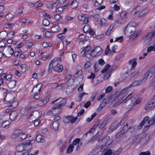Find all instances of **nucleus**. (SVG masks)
<instances>
[{
  "label": "nucleus",
  "instance_id": "nucleus-5",
  "mask_svg": "<svg viewBox=\"0 0 155 155\" xmlns=\"http://www.w3.org/2000/svg\"><path fill=\"white\" fill-rule=\"evenodd\" d=\"M41 114V112L39 110H35L31 112L28 118L29 121L32 122L36 119L40 117Z\"/></svg>",
  "mask_w": 155,
  "mask_h": 155
},
{
  "label": "nucleus",
  "instance_id": "nucleus-41",
  "mask_svg": "<svg viewBox=\"0 0 155 155\" xmlns=\"http://www.w3.org/2000/svg\"><path fill=\"white\" fill-rule=\"evenodd\" d=\"M90 43V41L89 40H86L85 41V43H84V45L83 47L84 48H91V47L89 46Z\"/></svg>",
  "mask_w": 155,
  "mask_h": 155
},
{
  "label": "nucleus",
  "instance_id": "nucleus-15",
  "mask_svg": "<svg viewBox=\"0 0 155 155\" xmlns=\"http://www.w3.org/2000/svg\"><path fill=\"white\" fill-rule=\"evenodd\" d=\"M77 117H74L73 116H69L66 117L64 119V121L65 123L71 122V123H74L77 120Z\"/></svg>",
  "mask_w": 155,
  "mask_h": 155
},
{
  "label": "nucleus",
  "instance_id": "nucleus-60",
  "mask_svg": "<svg viewBox=\"0 0 155 155\" xmlns=\"http://www.w3.org/2000/svg\"><path fill=\"white\" fill-rule=\"evenodd\" d=\"M28 48H30L32 46H35L36 45V43H32V42H30L27 43L25 45Z\"/></svg>",
  "mask_w": 155,
  "mask_h": 155
},
{
  "label": "nucleus",
  "instance_id": "nucleus-62",
  "mask_svg": "<svg viewBox=\"0 0 155 155\" xmlns=\"http://www.w3.org/2000/svg\"><path fill=\"white\" fill-rule=\"evenodd\" d=\"M95 77V74L93 73H91L90 75L88 76L87 77V78L91 79L93 80L94 79Z\"/></svg>",
  "mask_w": 155,
  "mask_h": 155
},
{
  "label": "nucleus",
  "instance_id": "nucleus-40",
  "mask_svg": "<svg viewBox=\"0 0 155 155\" xmlns=\"http://www.w3.org/2000/svg\"><path fill=\"white\" fill-rule=\"evenodd\" d=\"M16 150L18 152H21L24 150L22 143L19 144L17 146Z\"/></svg>",
  "mask_w": 155,
  "mask_h": 155
},
{
  "label": "nucleus",
  "instance_id": "nucleus-52",
  "mask_svg": "<svg viewBox=\"0 0 155 155\" xmlns=\"http://www.w3.org/2000/svg\"><path fill=\"white\" fill-rule=\"evenodd\" d=\"M43 24L44 26H48L50 24V22L48 20L45 19L43 20Z\"/></svg>",
  "mask_w": 155,
  "mask_h": 155
},
{
  "label": "nucleus",
  "instance_id": "nucleus-29",
  "mask_svg": "<svg viewBox=\"0 0 155 155\" xmlns=\"http://www.w3.org/2000/svg\"><path fill=\"white\" fill-rule=\"evenodd\" d=\"M154 106L155 105L152 102V101L150 100L145 105L144 107V109L145 110H147Z\"/></svg>",
  "mask_w": 155,
  "mask_h": 155
},
{
  "label": "nucleus",
  "instance_id": "nucleus-45",
  "mask_svg": "<svg viewBox=\"0 0 155 155\" xmlns=\"http://www.w3.org/2000/svg\"><path fill=\"white\" fill-rule=\"evenodd\" d=\"M86 36L83 35H79V36L78 37V39L81 42H82L84 43V41H86Z\"/></svg>",
  "mask_w": 155,
  "mask_h": 155
},
{
  "label": "nucleus",
  "instance_id": "nucleus-46",
  "mask_svg": "<svg viewBox=\"0 0 155 155\" xmlns=\"http://www.w3.org/2000/svg\"><path fill=\"white\" fill-rule=\"evenodd\" d=\"M114 26L113 25H111L110 26L106 33V35H107L108 36L110 35L111 31L112 30V29L114 28Z\"/></svg>",
  "mask_w": 155,
  "mask_h": 155
},
{
  "label": "nucleus",
  "instance_id": "nucleus-4",
  "mask_svg": "<svg viewBox=\"0 0 155 155\" xmlns=\"http://www.w3.org/2000/svg\"><path fill=\"white\" fill-rule=\"evenodd\" d=\"M14 94V93L13 94L10 93H7L5 96L4 100V102L5 104L11 103V106L13 107H15L16 106L13 105V104L14 103L13 101L15 98Z\"/></svg>",
  "mask_w": 155,
  "mask_h": 155
},
{
  "label": "nucleus",
  "instance_id": "nucleus-56",
  "mask_svg": "<svg viewBox=\"0 0 155 155\" xmlns=\"http://www.w3.org/2000/svg\"><path fill=\"white\" fill-rule=\"evenodd\" d=\"M14 53L13 49H8L6 54L8 56L12 55Z\"/></svg>",
  "mask_w": 155,
  "mask_h": 155
},
{
  "label": "nucleus",
  "instance_id": "nucleus-30",
  "mask_svg": "<svg viewBox=\"0 0 155 155\" xmlns=\"http://www.w3.org/2000/svg\"><path fill=\"white\" fill-rule=\"evenodd\" d=\"M45 137L40 134L37 135L36 137V140L38 142H43L44 141Z\"/></svg>",
  "mask_w": 155,
  "mask_h": 155
},
{
  "label": "nucleus",
  "instance_id": "nucleus-43",
  "mask_svg": "<svg viewBox=\"0 0 155 155\" xmlns=\"http://www.w3.org/2000/svg\"><path fill=\"white\" fill-rule=\"evenodd\" d=\"M110 66L108 64H107L104 67V69L101 71L102 73H104L107 72H110V71H107V70L110 68Z\"/></svg>",
  "mask_w": 155,
  "mask_h": 155
},
{
  "label": "nucleus",
  "instance_id": "nucleus-39",
  "mask_svg": "<svg viewBox=\"0 0 155 155\" xmlns=\"http://www.w3.org/2000/svg\"><path fill=\"white\" fill-rule=\"evenodd\" d=\"M14 17L13 15L11 13H9L5 16V18L8 21H11Z\"/></svg>",
  "mask_w": 155,
  "mask_h": 155
},
{
  "label": "nucleus",
  "instance_id": "nucleus-53",
  "mask_svg": "<svg viewBox=\"0 0 155 155\" xmlns=\"http://www.w3.org/2000/svg\"><path fill=\"white\" fill-rule=\"evenodd\" d=\"M59 2V1H58V0L56 2L52 4H49V5L51 6L50 7H48V8H50L51 9H52L54 8L57 7H58V4L57 3Z\"/></svg>",
  "mask_w": 155,
  "mask_h": 155
},
{
  "label": "nucleus",
  "instance_id": "nucleus-6",
  "mask_svg": "<svg viewBox=\"0 0 155 155\" xmlns=\"http://www.w3.org/2000/svg\"><path fill=\"white\" fill-rule=\"evenodd\" d=\"M98 141L99 142L102 141L103 144L102 146V148L101 149L102 151L105 150L107 145H109L112 142V141H110V138L108 136H106L103 140L99 139Z\"/></svg>",
  "mask_w": 155,
  "mask_h": 155
},
{
  "label": "nucleus",
  "instance_id": "nucleus-59",
  "mask_svg": "<svg viewBox=\"0 0 155 155\" xmlns=\"http://www.w3.org/2000/svg\"><path fill=\"white\" fill-rule=\"evenodd\" d=\"M20 66L23 72H25L26 71L27 66L26 64H22L20 65Z\"/></svg>",
  "mask_w": 155,
  "mask_h": 155
},
{
  "label": "nucleus",
  "instance_id": "nucleus-64",
  "mask_svg": "<svg viewBox=\"0 0 155 155\" xmlns=\"http://www.w3.org/2000/svg\"><path fill=\"white\" fill-rule=\"evenodd\" d=\"M104 153V155H111L112 152L110 150H106Z\"/></svg>",
  "mask_w": 155,
  "mask_h": 155
},
{
  "label": "nucleus",
  "instance_id": "nucleus-20",
  "mask_svg": "<svg viewBox=\"0 0 155 155\" xmlns=\"http://www.w3.org/2000/svg\"><path fill=\"white\" fill-rule=\"evenodd\" d=\"M43 84L40 83L36 85L32 90V92L36 94H39Z\"/></svg>",
  "mask_w": 155,
  "mask_h": 155
},
{
  "label": "nucleus",
  "instance_id": "nucleus-16",
  "mask_svg": "<svg viewBox=\"0 0 155 155\" xmlns=\"http://www.w3.org/2000/svg\"><path fill=\"white\" fill-rule=\"evenodd\" d=\"M78 20L83 23L87 24L88 23V18L85 15H80L78 17Z\"/></svg>",
  "mask_w": 155,
  "mask_h": 155
},
{
  "label": "nucleus",
  "instance_id": "nucleus-12",
  "mask_svg": "<svg viewBox=\"0 0 155 155\" xmlns=\"http://www.w3.org/2000/svg\"><path fill=\"white\" fill-rule=\"evenodd\" d=\"M149 118L148 117H145L144 118L143 121L140 124V126L142 127L143 125H144L145 126L144 129L146 128V129H147L149 128V126L152 125L150 123V119L148 120Z\"/></svg>",
  "mask_w": 155,
  "mask_h": 155
},
{
  "label": "nucleus",
  "instance_id": "nucleus-7",
  "mask_svg": "<svg viewBox=\"0 0 155 155\" xmlns=\"http://www.w3.org/2000/svg\"><path fill=\"white\" fill-rule=\"evenodd\" d=\"M96 49H93V50L90 51L89 49H84L82 51L81 53L82 54L85 55V56L90 58L91 56H94L96 55L97 53L95 52V50Z\"/></svg>",
  "mask_w": 155,
  "mask_h": 155
},
{
  "label": "nucleus",
  "instance_id": "nucleus-27",
  "mask_svg": "<svg viewBox=\"0 0 155 155\" xmlns=\"http://www.w3.org/2000/svg\"><path fill=\"white\" fill-rule=\"evenodd\" d=\"M20 132H21V130H15L12 133L11 135V137L13 138L18 137V138Z\"/></svg>",
  "mask_w": 155,
  "mask_h": 155
},
{
  "label": "nucleus",
  "instance_id": "nucleus-13",
  "mask_svg": "<svg viewBox=\"0 0 155 155\" xmlns=\"http://www.w3.org/2000/svg\"><path fill=\"white\" fill-rule=\"evenodd\" d=\"M60 107L59 106L55 104L54 106L50 109L47 113L48 114H50L52 113L54 114H58L60 113L59 108Z\"/></svg>",
  "mask_w": 155,
  "mask_h": 155
},
{
  "label": "nucleus",
  "instance_id": "nucleus-37",
  "mask_svg": "<svg viewBox=\"0 0 155 155\" xmlns=\"http://www.w3.org/2000/svg\"><path fill=\"white\" fill-rule=\"evenodd\" d=\"M127 20V19H126V18L125 19L124 18L120 17L117 20V23L119 24H123Z\"/></svg>",
  "mask_w": 155,
  "mask_h": 155
},
{
  "label": "nucleus",
  "instance_id": "nucleus-33",
  "mask_svg": "<svg viewBox=\"0 0 155 155\" xmlns=\"http://www.w3.org/2000/svg\"><path fill=\"white\" fill-rule=\"evenodd\" d=\"M59 127V124L58 121L54 122L51 126V127L54 130H56L58 129Z\"/></svg>",
  "mask_w": 155,
  "mask_h": 155
},
{
  "label": "nucleus",
  "instance_id": "nucleus-26",
  "mask_svg": "<svg viewBox=\"0 0 155 155\" xmlns=\"http://www.w3.org/2000/svg\"><path fill=\"white\" fill-rule=\"evenodd\" d=\"M60 28L58 24H54L51 28V31L54 33H56L59 31Z\"/></svg>",
  "mask_w": 155,
  "mask_h": 155
},
{
  "label": "nucleus",
  "instance_id": "nucleus-25",
  "mask_svg": "<svg viewBox=\"0 0 155 155\" xmlns=\"http://www.w3.org/2000/svg\"><path fill=\"white\" fill-rule=\"evenodd\" d=\"M141 82L140 81V80L136 81L131 84H130L129 86H128V87L130 89V88L135 87L137 86L140 85L141 84Z\"/></svg>",
  "mask_w": 155,
  "mask_h": 155
},
{
  "label": "nucleus",
  "instance_id": "nucleus-18",
  "mask_svg": "<svg viewBox=\"0 0 155 155\" xmlns=\"http://www.w3.org/2000/svg\"><path fill=\"white\" fill-rule=\"evenodd\" d=\"M83 30L84 32L88 33L91 36H93L94 34V31L92 30L91 27L89 25L85 26L83 28Z\"/></svg>",
  "mask_w": 155,
  "mask_h": 155
},
{
  "label": "nucleus",
  "instance_id": "nucleus-21",
  "mask_svg": "<svg viewBox=\"0 0 155 155\" xmlns=\"http://www.w3.org/2000/svg\"><path fill=\"white\" fill-rule=\"evenodd\" d=\"M8 87L10 88H12L15 87L16 83V81L12 80L7 82Z\"/></svg>",
  "mask_w": 155,
  "mask_h": 155
},
{
  "label": "nucleus",
  "instance_id": "nucleus-23",
  "mask_svg": "<svg viewBox=\"0 0 155 155\" xmlns=\"http://www.w3.org/2000/svg\"><path fill=\"white\" fill-rule=\"evenodd\" d=\"M87 93L84 92H79L77 95V100L78 102H80L81 101L83 96L84 95L87 94Z\"/></svg>",
  "mask_w": 155,
  "mask_h": 155
},
{
  "label": "nucleus",
  "instance_id": "nucleus-24",
  "mask_svg": "<svg viewBox=\"0 0 155 155\" xmlns=\"http://www.w3.org/2000/svg\"><path fill=\"white\" fill-rule=\"evenodd\" d=\"M48 100L47 97H44L42 99L38 101V104L40 106H42L46 104Z\"/></svg>",
  "mask_w": 155,
  "mask_h": 155
},
{
  "label": "nucleus",
  "instance_id": "nucleus-10",
  "mask_svg": "<svg viewBox=\"0 0 155 155\" xmlns=\"http://www.w3.org/2000/svg\"><path fill=\"white\" fill-rule=\"evenodd\" d=\"M154 75L151 73V72L149 70L144 75L142 76L141 79L140 80L142 83L146 81L148 78H149L152 77Z\"/></svg>",
  "mask_w": 155,
  "mask_h": 155
},
{
  "label": "nucleus",
  "instance_id": "nucleus-32",
  "mask_svg": "<svg viewBox=\"0 0 155 155\" xmlns=\"http://www.w3.org/2000/svg\"><path fill=\"white\" fill-rule=\"evenodd\" d=\"M7 33L5 31H2L0 33V38L2 39H5L7 36Z\"/></svg>",
  "mask_w": 155,
  "mask_h": 155
},
{
  "label": "nucleus",
  "instance_id": "nucleus-19",
  "mask_svg": "<svg viewBox=\"0 0 155 155\" xmlns=\"http://www.w3.org/2000/svg\"><path fill=\"white\" fill-rule=\"evenodd\" d=\"M80 139L77 138L74 140L73 142V144L74 147H76V150H78L82 145V143L80 142Z\"/></svg>",
  "mask_w": 155,
  "mask_h": 155
},
{
  "label": "nucleus",
  "instance_id": "nucleus-28",
  "mask_svg": "<svg viewBox=\"0 0 155 155\" xmlns=\"http://www.w3.org/2000/svg\"><path fill=\"white\" fill-rule=\"evenodd\" d=\"M17 116V112L15 111H13L9 114V118L12 121L14 120Z\"/></svg>",
  "mask_w": 155,
  "mask_h": 155
},
{
  "label": "nucleus",
  "instance_id": "nucleus-47",
  "mask_svg": "<svg viewBox=\"0 0 155 155\" xmlns=\"http://www.w3.org/2000/svg\"><path fill=\"white\" fill-rule=\"evenodd\" d=\"M91 65L92 63L91 62L89 61H87L84 64V68L86 69H87L91 66Z\"/></svg>",
  "mask_w": 155,
  "mask_h": 155
},
{
  "label": "nucleus",
  "instance_id": "nucleus-11",
  "mask_svg": "<svg viewBox=\"0 0 155 155\" xmlns=\"http://www.w3.org/2000/svg\"><path fill=\"white\" fill-rule=\"evenodd\" d=\"M154 75L151 73V72L149 70L144 75L142 76L141 79L140 80L142 83L146 81L148 78H149L152 77Z\"/></svg>",
  "mask_w": 155,
  "mask_h": 155
},
{
  "label": "nucleus",
  "instance_id": "nucleus-8",
  "mask_svg": "<svg viewBox=\"0 0 155 155\" xmlns=\"http://www.w3.org/2000/svg\"><path fill=\"white\" fill-rule=\"evenodd\" d=\"M137 59L136 58H133L130 60L129 62V64L131 66L130 72L129 71H128V73L130 74H132L135 72V68L137 65Z\"/></svg>",
  "mask_w": 155,
  "mask_h": 155
},
{
  "label": "nucleus",
  "instance_id": "nucleus-42",
  "mask_svg": "<svg viewBox=\"0 0 155 155\" xmlns=\"http://www.w3.org/2000/svg\"><path fill=\"white\" fill-rule=\"evenodd\" d=\"M115 51V49H112L111 50H110V49H106L105 52L106 55H109Z\"/></svg>",
  "mask_w": 155,
  "mask_h": 155
},
{
  "label": "nucleus",
  "instance_id": "nucleus-34",
  "mask_svg": "<svg viewBox=\"0 0 155 155\" xmlns=\"http://www.w3.org/2000/svg\"><path fill=\"white\" fill-rule=\"evenodd\" d=\"M99 123V121H97L96 122L93 127L90 129L88 132L90 133H91L94 132L95 130L97 127Z\"/></svg>",
  "mask_w": 155,
  "mask_h": 155
},
{
  "label": "nucleus",
  "instance_id": "nucleus-17",
  "mask_svg": "<svg viewBox=\"0 0 155 155\" xmlns=\"http://www.w3.org/2000/svg\"><path fill=\"white\" fill-rule=\"evenodd\" d=\"M134 98H132L127 99L125 102L127 107L129 109L132 108L135 106V103H134Z\"/></svg>",
  "mask_w": 155,
  "mask_h": 155
},
{
  "label": "nucleus",
  "instance_id": "nucleus-9",
  "mask_svg": "<svg viewBox=\"0 0 155 155\" xmlns=\"http://www.w3.org/2000/svg\"><path fill=\"white\" fill-rule=\"evenodd\" d=\"M57 103L55 104L59 107L64 105L66 103V100L65 98H59L52 102V103Z\"/></svg>",
  "mask_w": 155,
  "mask_h": 155
},
{
  "label": "nucleus",
  "instance_id": "nucleus-63",
  "mask_svg": "<svg viewBox=\"0 0 155 155\" xmlns=\"http://www.w3.org/2000/svg\"><path fill=\"white\" fill-rule=\"evenodd\" d=\"M65 34L64 33L60 34L58 35V37L60 38L61 40L64 39L65 37Z\"/></svg>",
  "mask_w": 155,
  "mask_h": 155
},
{
  "label": "nucleus",
  "instance_id": "nucleus-51",
  "mask_svg": "<svg viewBox=\"0 0 155 155\" xmlns=\"http://www.w3.org/2000/svg\"><path fill=\"white\" fill-rule=\"evenodd\" d=\"M106 74L104 76V80H107L110 76V72H107Z\"/></svg>",
  "mask_w": 155,
  "mask_h": 155
},
{
  "label": "nucleus",
  "instance_id": "nucleus-58",
  "mask_svg": "<svg viewBox=\"0 0 155 155\" xmlns=\"http://www.w3.org/2000/svg\"><path fill=\"white\" fill-rule=\"evenodd\" d=\"M113 90V87L111 86H108L105 89L106 93H108Z\"/></svg>",
  "mask_w": 155,
  "mask_h": 155
},
{
  "label": "nucleus",
  "instance_id": "nucleus-50",
  "mask_svg": "<svg viewBox=\"0 0 155 155\" xmlns=\"http://www.w3.org/2000/svg\"><path fill=\"white\" fill-rule=\"evenodd\" d=\"M82 71H78V72L76 73L74 75V77L75 78H77L78 77H81V78H82V77L81 76V75L82 74Z\"/></svg>",
  "mask_w": 155,
  "mask_h": 155
},
{
  "label": "nucleus",
  "instance_id": "nucleus-3",
  "mask_svg": "<svg viewBox=\"0 0 155 155\" xmlns=\"http://www.w3.org/2000/svg\"><path fill=\"white\" fill-rule=\"evenodd\" d=\"M136 25L135 22H129L124 28V32L125 34L128 36H130L134 34L136 29Z\"/></svg>",
  "mask_w": 155,
  "mask_h": 155
},
{
  "label": "nucleus",
  "instance_id": "nucleus-57",
  "mask_svg": "<svg viewBox=\"0 0 155 155\" xmlns=\"http://www.w3.org/2000/svg\"><path fill=\"white\" fill-rule=\"evenodd\" d=\"M100 18V16L99 14H96L94 16V19L95 21H97Z\"/></svg>",
  "mask_w": 155,
  "mask_h": 155
},
{
  "label": "nucleus",
  "instance_id": "nucleus-49",
  "mask_svg": "<svg viewBox=\"0 0 155 155\" xmlns=\"http://www.w3.org/2000/svg\"><path fill=\"white\" fill-rule=\"evenodd\" d=\"M127 13L125 11H122L120 14V17L126 18L127 19Z\"/></svg>",
  "mask_w": 155,
  "mask_h": 155
},
{
  "label": "nucleus",
  "instance_id": "nucleus-36",
  "mask_svg": "<svg viewBox=\"0 0 155 155\" xmlns=\"http://www.w3.org/2000/svg\"><path fill=\"white\" fill-rule=\"evenodd\" d=\"M10 123L8 121L6 120L2 124V127L3 128L8 129L9 127Z\"/></svg>",
  "mask_w": 155,
  "mask_h": 155
},
{
  "label": "nucleus",
  "instance_id": "nucleus-54",
  "mask_svg": "<svg viewBox=\"0 0 155 155\" xmlns=\"http://www.w3.org/2000/svg\"><path fill=\"white\" fill-rule=\"evenodd\" d=\"M63 11V8H62V7H58L56 10V13L58 14H59L62 13Z\"/></svg>",
  "mask_w": 155,
  "mask_h": 155
},
{
  "label": "nucleus",
  "instance_id": "nucleus-55",
  "mask_svg": "<svg viewBox=\"0 0 155 155\" xmlns=\"http://www.w3.org/2000/svg\"><path fill=\"white\" fill-rule=\"evenodd\" d=\"M52 45V44L49 43H48L45 42H44L42 44V46L44 48H46L47 47H50Z\"/></svg>",
  "mask_w": 155,
  "mask_h": 155
},
{
  "label": "nucleus",
  "instance_id": "nucleus-48",
  "mask_svg": "<svg viewBox=\"0 0 155 155\" xmlns=\"http://www.w3.org/2000/svg\"><path fill=\"white\" fill-rule=\"evenodd\" d=\"M96 83L97 84H98L102 82L103 81L102 76L101 75L97 76L96 78Z\"/></svg>",
  "mask_w": 155,
  "mask_h": 155
},
{
  "label": "nucleus",
  "instance_id": "nucleus-2",
  "mask_svg": "<svg viewBox=\"0 0 155 155\" xmlns=\"http://www.w3.org/2000/svg\"><path fill=\"white\" fill-rule=\"evenodd\" d=\"M61 58L55 57L50 62L49 66V70L52 68L54 71L57 72H61L63 69V66L60 64Z\"/></svg>",
  "mask_w": 155,
  "mask_h": 155
},
{
  "label": "nucleus",
  "instance_id": "nucleus-22",
  "mask_svg": "<svg viewBox=\"0 0 155 155\" xmlns=\"http://www.w3.org/2000/svg\"><path fill=\"white\" fill-rule=\"evenodd\" d=\"M28 133L27 132H23L21 130V132L20 133L18 139L19 140H22L25 139L27 137Z\"/></svg>",
  "mask_w": 155,
  "mask_h": 155
},
{
  "label": "nucleus",
  "instance_id": "nucleus-61",
  "mask_svg": "<svg viewBox=\"0 0 155 155\" xmlns=\"http://www.w3.org/2000/svg\"><path fill=\"white\" fill-rule=\"evenodd\" d=\"M154 35H155V32H149L146 35V37L150 38L153 36Z\"/></svg>",
  "mask_w": 155,
  "mask_h": 155
},
{
  "label": "nucleus",
  "instance_id": "nucleus-1",
  "mask_svg": "<svg viewBox=\"0 0 155 155\" xmlns=\"http://www.w3.org/2000/svg\"><path fill=\"white\" fill-rule=\"evenodd\" d=\"M133 93L132 90L128 86L121 91H116L110 97L111 101H115L117 105L121 104Z\"/></svg>",
  "mask_w": 155,
  "mask_h": 155
},
{
  "label": "nucleus",
  "instance_id": "nucleus-38",
  "mask_svg": "<svg viewBox=\"0 0 155 155\" xmlns=\"http://www.w3.org/2000/svg\"><path fill=\"white\" fill-rule=\"evenodd\" d=\"M119 126L118 124L115 125V123L113 124L109 127V130L110 131H113L116 129Z\"/></svg>",
  "mask_w": 155,
  "mask_h": 155
},
{
  "label": "nucleus",
  "instance_id": "nucleus-14",
  "mask_svg": "<svg viewBox=\"0 0 155 155\" xmlns=\"http://www.w3.org/2000/svg\"><path fill=\"white\" fill-rule=\"evenodd\" d=\"M34 142L35 140H32L30 141H27L22 143L24 150H30L31 147V144L33 143Z\"/></svg>",
  "mask_w": 155,
  "mask_h": 155
},
{
  "label": "nucleus",
  "instance_id": "nucleus-44",
  "mask_svg": "<svg viewBox=\"0 0 155 155\" xmlns=\"http://www.w3.org/2000/svg\"><path fill=\"white\" fill-rule=\"evenodd\" d=\"M74 148L73 145L72 144L70 145L67 148V152L68 153H71L72 152Z\"/></svg>",
  "mask_w": 155,
  "mask_h": 155
},
{
  "label": "nucleus",
  "instance_id": "nucleus-31",
  "mask_svg": "<svg viewBox=\"0 0 155 155\" xmlns=\"http://www.w3.org/2000/svg\"><path fill=\"white\" fill-rule=\"evenodd\" d=\"M141 9V7L138 6L134 8L132 11L131 13L133 15H134L139 12Z\"/></svg>",
  "mask_w": 155,
  "mask_h": 155
},
{
  "label": "nucleus",
  "instance_id": "nucleus-35",
  "mask_svg": "<svg viewBox=\"0 0 155 155\" xmlns=\"http://www.w3.org/2000/svg\"><path fill=\"white\" fill-rule=\"evenodd\" d=\"M149 12V10L147 8H145L143 9L139 14L140 17H142L145 14L148 13Z\"/></svg>",
  "mask_w": 155,
  "mask_h": 155
}]
</instances>
